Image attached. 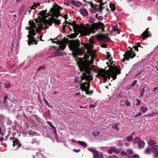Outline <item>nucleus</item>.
I'll return each mask as SVG.
<instances>
[{"instance_id":"1","label":"nucleus","mask_w":158,"mask_h":158,"mask_svg":"<svg viewBox=\"0 0 158 158\" xmlns=\"http://www.w3.org/2000/svg\"><path fill=\"white\" fill-rule=\"evenodd\" d=\"M80 42L77 40H73L69 45L70 50L72 51L73 56L79 60L78 64L80 71L82 73V75L80 77L79 81L76 78L75 81H79L81 88L86 91V94H89L88 91L89 88V82L93 78L90 75L91 69L88 63L92 65L95 57L94 53L89 49V46L85 44L84 47H80Z\"/></svg>"},{"instance_id":"2","label":"nucleus","mask_w":158,"mask_h":158,"mask_svg":"<svg viewBox=\"0 0 158 158\" xmlns=\"http://www.w3.org/2000/svg\"><path fill=\"white\" fill-rule=\"evenodd\" d=\"M60 9H62V8L56 4L53 6L52 8H51L50 10V12L49 15H48L46 10L40 11L38 13V14L40 15L39 16V21L35 20L36 22L39 25L38 27H36L35 23L32 20H30L29 21V24L30 26L27 28V29L29 30V34L27 35L28 38V43L29 45L34 44H37V42L33 36L37 32H38L40 31L41 28L47 29L48 27V26H52L53 22L56 24L59 25L60 24V22L58 20L53 19L47 20L46 18L47 17V15H51L52 17L57 18L60 15Z\"/></svg>"},{"instance_id":"3","label":"nucleus","mask_w":158,"mask_h":158,"mask_svg":"<svg viewBox=\"0 0 158 158\" xmlns=\"http://www.w3.org/2000/svg\"><path fill=\"white\" fill-rule=\"evenodd\" d=\"M121 73V70L118 69L117 66L114 67L109 72L108 71H106L105 69H100L99 70L98 75L99 76L103 77L104 79V82H106L107 80V78L110 79L111 76L114 80L116 78L117 74H120Z\"/></svg>"},{"instance_id":"4","label":"nucleus","mask_w":158,"mask_h":158,"mask_svg":"<svg viewBox=\"0 0 158 158\" xmlns=\"http://www.w3.org/2000/svg\"><path fill=\"white\" fill-rule=\"evenodd\" d=\"M104 27V24L101 22L94 23L90 27H84L81 30V34L84 36L89 35L91 33H94L99 29H103Z\"/></svg>"},{"instance_id":"5","label":"nucleus","mask_w":158,"mask_h":158,"mask_svg":"<svg viewBox=\"0 0 158 158\" xmlns=\"http://www.w3.org/2000/svg\"><path fill=\"white\" fill-rule=\"evenodd\" d=\"M103 0H99L98 3L94 5L93 3L91 5V6L93 8L91 12L92 13H96L99 11L100 14H102V10L104 8L103 6L104 3L102 2Z\"/></svg>"},{"instance_id":"6","label":"nucleus","mask_w":158,"mask_h":158,"mask_svg":"<svg viewBox=\"0 0 158 158\" xmlns=\"http://www.w3.org/2000/svg\"><path fill=\"white\" fill-rule=\"evenodd\" d=\"M133 142L134 143H137L138 148H143L144 146V142L143 140H142L141 138L139 137L135 138L133 141Z\"/></svg>"},{"instance_id":"7","label":"nucleus","mask_w":158,"mask_h":158,"mask_svg":"<svg viewBox=\"0 0 158 158\" xmlns=\"http://www.w3.org/2000/svg\"><path fill=\"white\" fill-rule=\"evenodd\" d=\"M135 53L133 52L131 50L130 51H128L126 52L125 54L124 55V60H123L122 61L124 62L125 60H128L130 58H132L135 57Z\"/></svg>"},{"instance_id":"8","label":"nucleus","mask_w":158,"mask_h":158,"mask_svg":"<svg viewBox=\"0 0 158 158\" xmlns=\"http://www.w3.org/2000/svg\"><path fill=\"white\" fill-rule=\"evenodd\" d=\"M97 38L99 41L102 42H106L109 41V38L103 34H99L97 36Z\"/></svg>"},{"instance_id":"9","label":"nucleus","mask_w":158,"mask_h":158,"mask_svg":"<svg viewBox=\"0 0 158 158\" xmlns=\"http://www.w3.org/2000/svg\"><path fill=\"white\" fill-rule=\"evenodd\" d=\"M120 149H117L114 147H111L108 150V152L109 154H112L113 153L118 154L120 152Z\"/></svg>"},{"instance_id":"10","label":"nucleus","mask_w":158,"mask_h":158,"mask_svg":"<svg viewBox=\"0 0 158 158\" xmlns=\"http://www.w3.org/2000/svg\"><path fill=\"white\" fill-rule=\"evenodd\" d=\"M93 155L94 158H103L102 153L96 150L94 152Z\"/></svg>"},{"instance_id":"11","label":"nucleus","mask_w":158,"mask_h":158,"mask_svg":"<svg viewBox=\"0 0 158 158\" xmlns=\"http://www.w3.org/2000/svg\"><path fill=\"white\" fill-rule=\"evenodd\" d=\"M148 29L149 28L146 29L145 31L141 34V36L143 39H144L145 38L148 37L151 35L149 32L148 31Z\"/></svg>"},{"instance_id":"12","label":"nucleus","mask_w":158,"mask_h":158,"mask_svg":"<svg viewBox=\"0 0 158 158\" xmlns=\"http://www.w3.org/2000/svg\"><path fill=\"white\" fill-rule=\"evenodd\" d=\"M68 27L70 28V27L69 25H71L73 27V29L75 31L78 30L79 29V27L75 23H68Z\"/></svg>"},{"instance_id":"13","label":"nucleus","mask_w":158,"mask_h":158,"mask_svg":"<svg viewBox=\"0 0 158 158\" xmlns=\"http://www.w3.org/2000/svg\"><path fill=\"white\" fill-rule=\"evenodd\" d=\"M80 13L84 16H87L88 15L87 10L85 8L81 9L80 10Z\"/></svg>"},{"instance_id":"14","label":"nucleus","mask_w":158,"mask_h":158,"mask_svg":"<svg viewBox=\"0 0 158 158\" xmlns=\"http://www.w3.org/2000/svg\"><path fill=\"white\" fill-rule=\"evenodd\" d=\"M13 139H14V140L13 141V146H14L15 145H16L18 146V147H20L21 144L20 141L17 139L13 138Z\"/></svg>"},{"instance_id":"15","label":"nucleus","mask_w":158,"mask_h":158,"mask_svg":"<svg viewBox=\"0 0 158 158\" xmlns=\"http://www.w3.org/2000/svg\"><path fill=\"white\" fill-rule=\"evenodd\" d=\"M71 4L77 7H80L81 5V3L80 2L74 0L72 1Z\"/></svg>"},{"instance_id":"16","label":"nucleus","mask_w":158,"mask_h":158,"mask_svg":"<svg viewBox=\"0 0 158 158\" xmlns=\"http://www.w3.org/2000/svg\"><path fill=\"white\" fill-rule=\"evenodd\" d=\"M140 110L142 112L144 113L148 110V109L147 107L142 106L140 107Z\"/></svg>"},{"instance_id":"17","label":"nucleus","mask_w":158,"mask_h":158,"mask_svg":"<svg viewBox=\"0 0 158 158\" xmlns=\"http://www.w3.org/2000/svg\"><path fill=\"white\" fill-rule=\"evenodd\" d=\"M47 123L54 130L55 133L56 134V127L52 125V124L50 122L48 121L47 122Z\"/></svg>"},{"instance_id":"18","label":"nucleus","mask_w":158,"mask_h":158,"mask_svg":"<svg viewBox=\"0 0 158 158\" xmlns=\"http://www.w3.org/2000/svg\"><path fill=\"white\" fill-rule=\"evenodd\" d=\"M134 132H133L132 134L130 136H127L124 139H126L127 141L128 142H131L132 141L133 138L132 136V135L134 134Z\"/></svg>"},{"instance_id":"19","label":"nucleus","mask_w":158,"mask_h":158,"mask_svg":"<svg viewBox=\"0 0 158 158\" xmlns=\"http://www.w3.org/2000/svg\"><path fill=\"white\" fill-rule=\"evenodd\" d=\"M152 151L153 152H157L158 150V146L157 145H154L151 148Z\"/></svg>"},{"instance_id":"20","label":"nucleus","mask_w":158,"mask_h":158,"mask_svg":"<svg viewBox=\"0 0 158 158\" xmlns=\"http://www.w3.org/2000/svg\"><path fill=\"white\" fill-rule=\"evenodd\" d=\"M32 144H36L39 145L40 143V141L38 139L35 138L33 139L32 141L31 142Z\"/></svg>"},{"instance_id":"21","label":"nucleus","mask_w":158,"mask_h":158,"mask_svg":"<svg viewBox=\"0 0 158 158\" xmlns=\"http://www.w3.org/2000/svg\"><path fill=\"white\" fill-rule=\"evenodd\" d=\"M78 143L85 148L87 146V144L83 141H79Z\"/></svg>"},{"instance_id":"22","label":"nucleus","mask_w":158,"mask_h":158,"mask_svg":"<svg viewBox=\"0 0 158 158\" xmlns=\"http://www.w3.org/2000/svg\"><path fill=\"white\" fill-rule=\"evenodd\" d=\"M95 17L99 20H102L103 19V16L99 15L98 14H97L95 15Z\"/></svg>"},{"instance_id":"23","label":"nucleus","mask_w":158,"mask_h":158,"mask_svg":"<svg viewBox=\"0 0 158 158\" xmlns=\"http://www.w3.org/2000/svg\"><path fill=\"white\" fill-rule=\"evenodd\" d=\"M11 87L10 83H5L4 84V88L6 89H10Z\"/></svg>"},{"instance_id":"24","label":"nucleus","mask_w":158,"mask_h":158,"mask_svg":"<svg viewBox=\"0 0 158 158\" xmlns=\"http://www.w3.org/2000/svg\"><path fill=\"white\" fill-rule=\"evenodd\" d=\"M152 92H154V95L156 96L158 94V87H156L153 90H152Z\"/></svg>"},{"instance_id":"25","label":"nucleus","mask_w":158,"mask_h":158,"mask_svg":"<svg viewBox=\"0 0 158 158\" xmlns=\"http://www.w3.org/2000/svg\"><path fill=\"white\" fill-rule=\"evenodd\" d=\"M148 143L149 145L152 146L156 144V142L152 139H151Z\"/></svg>"},{"instance_id":"26","label":"nucleus","mask_w":158,"mask_h":158,"mask_svg":"<svg viewBox=\"0 0 158 158\" xmlns=\"http://www.w3.org/2000/svg\"><path fill=\"white\" fill-rule=\"evenodd\" d=\"M110 6L111 8V11H114L115 9V7L114 4L111 3L110 4Z\"/></svg>"},{"instance_id":"27","label":"nucleus","mask_w":158,"mask_h":158,"mask_svg":"<svg viewBox=\"0 0 158 158\" xmlns=\"http://www.w3.org/2000/svg\"><path fill=\"white\" fill-rule=\"evenodd\" d=\"M138 47H141V45L140 44V43H137L136 45H135L134 48H135V50L137 52L138 51Z\"/></svg>"},{"instance_id":"28","label":"nucleus","mask_w":158,"mask_h":158,"mask_svg":"<svg viewBox=\"0 0 158 158\" xmlns=\"http://www.w3.org/2000/svg\"><path fill=\"white\" fill-rule=\"evenodd\" d=\"M54 56L56 57L58 56H61L62 55V53L60 52H57L54 53Z\"/></svg>"},{"instance_id":"29","label":"nucleus","mask_w":158,"mask_h":158,"mask_svg":"<svg viewBox=\"0 0 158 158\" xmlns=\"http://www.w3.org/2000/svg\"><path fill=\"white\" fill-rule=\"evenodd\" d=\"M66 46L64 44H60L59 46V48L60 49L63 50L65 48Z\"/></svg>"},{"instance_id":"30","label":"nucleus","mask_w":158,"mask_h":158,"mask_svg":"<svg viewBox=\"0 0 158 158\" xmlns=\"http://www.w3.org/2000/svg\"><path fill=\"white\" fill-rule=\"evenodd\" d=\"M124 102L126 105V106H131V102L128 101V100H126L124 101Z\"/></svg>"},{"instance_id":"31","label":"nucleus","mask_w":158,"mask_h":158,"mask_svg":"<svg viewBox=\"0 0 158 158\" xmlns=\"http://www.w3.org/2000/svg\"><path fill=\"white\" fill-rule=\"evenodd\" d=\"M126 152L129 155L132 154L133 153V150L131 149H128L126 150Z\"/></svg>"},{"instance_id":"32","label":"nucleus","mask_w":158,"mask_h":158,"mask_svg":"<svg viewBox=\"0 0 158 158\" xmlns=\"http://www.w3.org/2000/svg\"><path fill=\"white\" fill-rule=\"evenodd\" d=\"M46 69L45 67L44 66H40L39 68L38 71H40V70H44Z\"/></svg>"},{"instance_id":"33","label":"nucleus","mask_w":158,"mask_h":158,"mask_svg":"<svg viewBox=\"0 0 158 158\" xmlns=\"http://www.w3.org/2000/svg\"><path fill=\"white\" fill-rule=\"evenodd\" d=\"M44 114L45 116L48 117L50 116V111L49 110H48V111L45 112Z\"/></svg>"},{"instance_id":"34","label":"nucleus","mask_w":158,"mask_h":158,"mask_svg":"<svg viewBox=\"0 0 158 158\" xmlns=\"http://www.w3.org/2000/svg\"><path fill=\"white\" fill-rule=\"evenodd\" d=\"M68 15H65L64 16H63L64 18H65V22L64 23H65L66 24H67L68 23L66 21L67 19L68 18L67 17Z\"/></svg>"},{"instance_id":"35","label":"nucleus","mask_w":158,"mask_h":158,"mask_svg":"<svg viewBox=\"0 0 158 158\" xmlns=\"http://www.w3.org/2000/svg\"><path fill=\"white\" fill-rule=\"evenodd\" d=\"M36 4V3H34V4L31 7V9H30V11H29V12L30 13V11H31V9H34V10H35V7H36V6L35 5Z\"/></svg>"},{"instance_id":"36","label":"nucleus","mask_w":158,"mask_h":158,"mask_svg":"<svg viewBox=\"0 0 158 158\" xmlns=\"http://www.w3.org/2000/svg\"><path fill=\"white\" fill-rule=\"evenodd\" d=\"M8 97L7 96H5L4 98V99L3 100V102L4 103H7V101H6L7 98H8Z\"/></svg>"},{"instance_id":"37","label":"nucleus","mask_w":158,"mask_h":158,"mask_svg":"<svg viewBox=\"0 0 158 158\" xmlns=\"http://www.w3.org/2000/svg\"><path fill=\"white\" fill-rule=\"evenodd\" d=\"M122 93L121 92H120L118 94L116 95L117 98H121L122 97Z\"/></svg>"},{"instance_id":"38","label":"nucleus","mask_w":158,"mask_h":158,"mask_svg":"<svg viewBox=\"0 0 158 158\" xmlns=\"http://www.w3.org/2000/svg\"><path fill=\"white\" fill-rule=\"evenodd\" d=\"M43 100H44V102H45V103H46V104H47V105L48 106L50 107L49 104L48 103V102L47 101V100L45 98H43Z\"/></svg>"},{"instance_id":"39","label":"nucleus","mask_w":158,"mask_h":158,"mask_svg":"<svg viewBox=\"0 0 158 158\" xmlns=\"http://www.w3.org/2000/svg\"><path fill=\"white\" fill-rule=\"evenodd\" d=\"M107 158H118V156L115 155L110 156L108 157Z\"/></svg>"},{"instance_id":"40","label":"nucleus","mask_w":158,"mask_h":158,"mask_svg":"<svg viewBox=\"0 0 158 158\" xmlns=\"http://www.w3.org/2000/svg\"><path fill=\"white\" fill-rule=\"evenodd\" d=\"M150 149L149 148L146 149L145 150V152L147 154H149L150 153Z\"/></svg>"},{"instance_id":"41","label":"nucleus","mask_w":158,"mask_h":158,"mask_svg":"<svg viewBox=\"0 0 158 158\" xmlns=\"http://www.w3.org/2000/svg\"><path fill=\"white\" fill-rule=\"evenodd\" d=\"M154 156L155 158H158V152H154Z\"/></svg>"},{"instance_id":"42","label":"nucleus","mask_w":158,"mask_h":158,"mask_svg":"<svg viewBox=\"0 0 158 158\" xmlns=\"http://www.w3.org/2000/svg\"><path fill=\"white\" fill-rule=\"evenodd\" d=\"M141 115H142V114L141 112H139L138 114H135L134 116V117H138L140 116Z\"/></svg>"},{"instance_id":"43","label":"nucleus","mask_w":158,"mask_h":158,"mask_svg":"<svg viewBox=\"0 0 158 158\" xmlns=\"http://www.w3.org/2000/svg\"><path fill=\"white\" fill-rule=\"evenodd\" d=\"M121 154L122 156L127 155V153L124 151H122L121 152Z\"/></svg>"},{"instance_id":"44","label":"nucleus","mask_w":158,"mask_h":158,"mask_svg":"<svg viewBox=\"0 0 158 158\" xmlns=\"http://www.w3.org/2000/svg\"><path fill=\"white\" fill-rule=\"evenodd\" d=\"M136 100L137 102V103H136V105L138 106L139 105L140 103V101L138 99H136Z\"/></svg>"},{"instance_id":"45","label":"nucleus","mask_w":158,"mask_h":158,"mask_svg":"<svg viewBox=\"0 0 158 158\" xmlns=\"http://www.w3.org/2000/svg\"><path fill=\"white\" fill-rule=\"evenodd\" d=\"M111 56H110V53L109 52L107 53V59L110 60V59Z\"/></svg>"},{"instance_id":"46","label":"nucleus","mask_w":158,"mask_h":158,"mask_svg":"<svg viewBox=\"0 0 158 158\" xmlns=\"http://www.w3.org/2000/svg\"><path fill=\"white\" fill-rule=\"evenodd\" d=\"M71 141L72 142L75 143H78V142H79V141H77L74 139H71Z\"/></svg>"},{"instance_id":"47","label":"nucleus","mask_w":158,"mask_h":158,"mask_svg":"<svg viewBox=\"0 0 158 158\" xmlns=\"http://www.w3.org/2000/svg\"><path fill=\"white\" fill-rule=\"evenodd\" d=\"M88 150H89V151L91 152H93V154H94V152L96 151V150H94L93 149L90 148H88Z\"/></svg>"},{"instance_id":"48","label":"nucleus","mask_w":158,"mask_h":158,"mask_svg":"<svg viewBox=\"0 0 158 158\" xmlns=\"http://www.w3.org/2000/svg\"><path fill=\"white\" fill-rule=\"evenodd\" d=\"M133 158H138L139 156L137 154L133 155L132 156Z\"/></svg>"},{"instance_id":"49","label":"nucleus","mask_w":158,"mask_h":158,"mask_svg":"<svg viewBox=\"0 0 158 158\" xmlns=\"http://www.w3.org/2000/svg\"><path fill=\"white\" fill-rule=\"evenodd\" d=\"M157 114V113L154 112H152L151 113V117H153V116H155Z\"/></svg>"},{"instance_id":"50","label":"nucleus","mask_w":158,"mask_h":158,"mask_svg":"<svg viewBox=\"0 0 158 158\" xmlns=\"http://www.w3.org/2000/svg\"><path fill=\"white\" fill-rule=\"evenodd\" d=\"M73 151L76 152H78L80 151L81 150L80 149H73Z\"/></svg>"},{"instance_id":"51","label":"nucleus","mask_w":158,"mask_h":158,"mask_svg":"<svg viewBox=\"0 0 158 158\" xmlns=\"http://www.w3.org/2000/svg\"><path fill=\"white\" fill-rule=\"evenodd\" d=\"M66 24L65 25H64L63 26V27H62V30L64 31V32L65 31V28L67 27L66 25Z\"/></svg>"},{"instance_id":"52","label":"nucleus","mask_w":158,"mask_h":158,"mask_svg":"<svg viewBox=\"0 0 158 158\" xmlns=\"http://www.w3.org/2000/svg\"><path fill=\"white\" fill-rule=\"evenodd\" d=\"M5 131H3V132H2V128H0V133L2 135H3L4 134V132H5Z\"/></svg>"},{"instance_id":"53","label":"nucleus","mask_w":158,"mask_h":158,"mask_svg":"<svg viewBox=\"0 0 158 158\" xmlns=\"http://www.w3.org/2000/svg\"><path fill=\"white\" fill-rule=\"evenodd\" d=\"M136 82V81L135 80L133 82V83L131 84V86H134L135 85V84Z\"/></svg>"},{"instance_id":"54","label":"nucleus","mask_w":158,"mask_h":158,"mask_svg":"<svg viewBox=\"0 0 158 158\" xmlns=\"http://www.w3.org/2000/svg\"><path fill=\"white\" fill-rule=\"evenodd\" d=\"M81 93L80 92H78L76 94H75V97H77V96H80Z\"/></svg>"},{"instance_id":"55","label":"nucleus","mask_w":158,"mask_h":158,"mask_svg":"<svg viewBox=\"0 0 158 158\" xmlns=\"http://www.w3.org/2000/svg\"><path fill=\"white\" fill-rule=\"evenodd\" d=\"M96 106V105H94L91 104L90 106V107H95Z\"/></svg>"},{"instance_id":"56","label":"nucleus","mask_w":158,"mask_h":158,"mask_svg":"<svg viewBox=\"0 0 158 158\" xmlns=\"http://www.w3.org/2000/svg\"><path fill=\"white\" fill-rule=\"evenodd\" d=\"M143 94L144 93H143V92L141 91L140 93V96L141 97H143Z\"/></svg>"},{"instance_id":"57","label":"nucleus","mask_w":158,"mask_h":158,"mask_svg":"<svg viewBox=\"0 0 158 158\" xmlns=\"http://www.w3.org/2000/svg\"><path fill=\"white\" fill-rule=\"evenodd\" d=\"M102 47L105 48H106L107 47V45L106 44H104L102 45Z\"/></svg>"},{"instance_id":"58","label":"nucleus","mask_w":158,"mask_h":158,"mask_svg":"<svg viewBox=\"0 0 158 158\" xmlns=\"http://www.w3.org/2000/svg\"><path fill=\"white\" fill-rule=\"evenodd\" d=\"M147 19L148 21H151L152 20V18L151 17H148L147 18Z\"/></svg>"},{"instance_id":"59","label":"nucleus","mask_w":158,"mask_h":158,"mask_svg":"<svg viewBox=\"0 0 158 158\" xmlns=\"http://www.w3.org/2000/svg\"><path fill=\"white\" fill-rule=\"evenodd\" d=\"M145 116H148V117H151V114H147V115H145Z\"/></svg>"},{"instance_id":"60","label":"nucleus","mask_w":158,"mask_h":158,"mask_svg":"<svg viewBox=\"0 0 158 158\" xmlns=\"http://www.w3.org/2000/svg\"><path fill=\"white\" fill-rule=\"evenodd\" d=\"M55 55H51L49 57L50 58H53V57H56L55 56H54Z\"/></svg>"},{"instance_id":"61","label":"nucleus","mask_w":158,"mask_h":158,"mask_svg":"<svg viewBox=\"0 0 158 158\" xmlns=\"http://www.w3.org/2000/svg\"><path fill=\"white\" fill-rule=\"evenodd\" d=\"M36 3V7H37V6H40V4L39 3Z\"/></svg>"},{"instance_id":"62","label":"nucleus","mask_w":158,"mask_h":158,"mask_svg":"<svg viewBox=\"0 0 158 158\" xmlns=\"http://www.w3.org/2000/svg\"><path fill=\"white\" fill-rule=\"evenodd\" d=\"M3 139V137H1L0 138V142H2V141Z\"/></svg>"},{"instance_id":"63","label":"nucleus","mask_w":158,"mask_h":158,"mask_svg":"<svg viewBox=\"0 0 158 158\" xmlns=\"http://www.w3.org/2000/svg\"><path fill=\"white\" fill-rule=\"evenodd\" d=\"M127 158H133V157H132V156H127Z\"/></svg>"},{"instance_id":"64","label":"nucleus","mask_w":158,"mask_h":158,"mask_svg":"<svg viewBox=\"0 0 158 158\" xmlns=\"http://www.w3.org/2000/svg\"><path fill=\"white\" fill-rule=\"evenodd\" d=\"M113 128L117 129L118 130H119V129H118V127L117 126H115L114 127H113Z\"/></svg>"}]
</instances>
